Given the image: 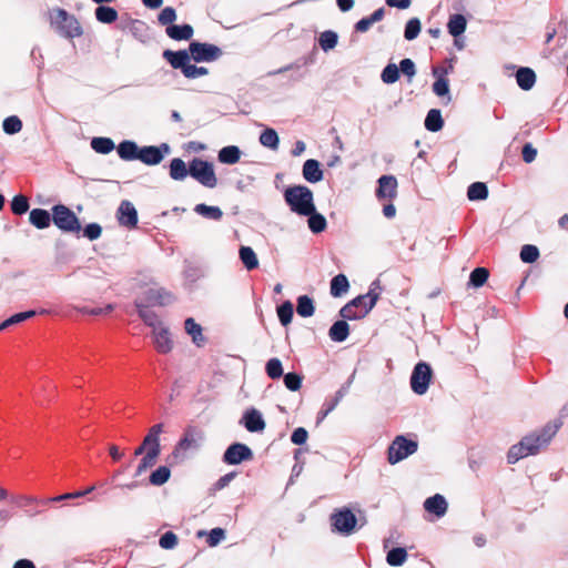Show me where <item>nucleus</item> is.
<instances>
[{"mask_svg": "<svg viewBox=\"0 0 568 568\" xmlns=\"http://www.w3.org/2000/svg\"><path fill=\"white\" fill-rule=\"evenodd\" d=\"M124 313L129 317V324H134V317H136L138 320L142 318V303L135 301L132 305H126L124 307Z\"/></svg>", "mask_w": 568, "mask_h": 568, "instance_id": "nucleus-60", "label": "nucleus"}, {"mask_svg": "<svg viewBox=\"0 0 568 568\" xmlns=\"http://www.w3.org/2000/svg\"><path fill=\"white\" fill-rule=\"evenodd\" d=\"M560 426L561 423L559 420H555L547 424L539 434L525 436L520 443L510 447L507 455L508 463L515 464L521 458L537 454L540 448L548 445Z\"/></svg>", "mask_w": 568, "mask_h": 568, "instance_id": "nucleus-1", "label": "nucleus"}, {"mask_svg": "<svg viewBox=\"0 0 568 568\" xmlns=\"http://www.w3.org/2000/svg\"><path fill=\"white\" fill-rule=\"evenodd\" d=\"M52 221L57 227L67 233H79L81 224L74 212L63 204L52 207Z\"/></svg>", "mask_w": 568, "mask_h": 568, "instance_id": "nucleus-8", "label": "nucleus"}, {"mask_svg": "<svg viewBox=\"0 0 568 568\" xmlns=\"http://www.w3.org/2000/svg\"><path fill=\"white\" fill-rule=\"evenodd\" d=\"M187 175H190V165L186 166L180 158L172 159L170 162V178L174 181H183Z\"/></svg>", "mask_w": 568, "mask_h": 568, "instance_id": "nucleus-31", "label": "nucleus"}, {"mask_svg": "<svg viewBox=\"0 0 568 568\" xmlns=\"http://www.w3.org/2000/svg\"><path fill=\"white\" fill-rule=\"evenodd\" d=\"M420 32V21L417 18H412L407 21L404 37L406 40L412 41L418 37Z\"/></svg>", "mask_w": 568, "mask_h": 568, "instance_id": "nucleus-55", "label": "nucleus"}, {"mask_svg": "<svg viewBox=\"0 0 568 568\" xmlns=\"http://www.w3.org/2000/svg\"><path fill=\"white\" fill-rule=\"evenodd\" d=\"M239 254L241 262L243 263L247 271L255 270L258 266L257 255L252 247L241 246Z\"/></svg>", "mask_w": 568, "mask_h": 568, "instance_id": "nucleus-35", "label": "nucleus"}, {"mask_svg": "<svg viewBox=\"0 0 568 568\" xmlns=\"http://www.w3.org/2000/svg\"><path fill=\"white\" fill-rule=\"evenodd\" d=\"M51 22L65 38H79L83 33L80 22L64 9L54 10L51 14Z\"/></svg>", "mask_w": 568, "mask_h": 568, "instance_id": "nucleus-6", "label": "nucleus"}, {"mask_svg": "<svg viewBox=\"0 0 568 568\" xmlns=\"http://www.w3.org/2000/svg\"><path fill=\"white\" fill-rule=\"evenodd\" d=\"M277 316L282 325L286 326L291 323L293 317V305L291 302H284L277 308Z\"/></svg>", "mask_w": 568, "mask_h": 568, "instance_id": "nucleus-57", "label": "nucleus"}, {"mask_svg": "<svg viewBox=\"0 0 568 568\" xmlns=\"http://www.w3.org/2000/svg\"><path fill=\"white\" fill-rule=\"evenodd\" d=\"M173 302V295L156 283L144 284V307L146 306H164Z\"/></svg>", "mask_w": 568, "mask_h": 568, "instance_id": "nucleus-13", "label": "nucleus"}, {"mask_svg": "<svg viewBox=\"0 0 568 568\" xmlns=\"http://www.w3.org/2000/svg\"><path fill=\"white\" fill-rule=\"evenodd\" d=\"M209 70L204 67H196L194 64L187 63L185 69L183 70V75L187 79H196L203 75H206Z\"/></svg>", "mask_w": 568, "mask_h": 568, "instance_id": "nucleus-61", "label": "nucleus"}, {"mask_svg": "<svg viewBox=\"0 0 568 568\" xmlns=\"http://www.w3.org/2000/svg\"><path fill=\"white\" fill-rule=\"evenodd\" d=\"M424 508L427 513L442 518L447 513L448 505L444 496L436 494L424 501Z\"/></svg>", "mask_w": 568, "mask_h": 568, "instance_id": "nucleus-24", "label": "nucleus"}, {"mask_svg": "<svg viewBox=\"0 0 568 568\" xmlns=\"http://www.w3.org/2000/svg\"><path fill=\"white\" fill-rule=\"evenodd\" d=\"M165 32L169 38L176 40V41H182V40H190L193 37L194 31H193V28L191 24L185 23L182 26H178V24L168 26L165 29Z\"/></svg>", "mask_w": 568, "mask_h": 568, "instance_id": "nucleus-29", "label": "nucleus"}, {"mask_svg": "<svg viewBox=\"0 0 568 568\" xmlns=\"http://www.w3.org/2000/svg\"><path fill=\"white\" fill-rule=\"evenodd\" d=\"M12 503H14L18 507L24 509L27 513H30L31 516L38 515L40 511H30L31 508L36 504H42V500L29 495H17L12 496Z\"/></svg>", "mask_w": 568, "mask_h": 568, "instance_id": "nucleus-41", "label": "nucleus"}, {"mask_svg": "<svg viewBox=\"0 0 568 568\" xmlns=\"http://www.w3.org/2000/svg\"><path fill=\"white\" fill-rule=\"evenodd\" d=\"M332 525L342 534L349 535L356 525V517L349 509H343L332 515Z\"/></svg>", "mask_w": 568, "mask_h": 568, "instance_id": "nucleus-16", "label": "nucleus"}, {"mask_svg": "<svg viewBox=\"0 0 568 568\" xmlns=\"http://www.w3.org/2000/svg\"><path fill=\"white\" fill-rule=\"evenodd\" d=\"M51 215L43 209H33L30 212V223L37 229H45L50 225Z\"/></svg>", "mask_w": 568, "mask_h": 568, "instance_id": "nucleus-38", "label": "nucleus"}, {"mask_svg": "<svg viewBox=\"0 0 568 568\" xmlns=\"http://www.w3.org/2000/svg\"><path fill=\"white\" fill-rule=\"evenodd\" d=\"M119 223L126 227H134L138 223V212L133 204L129 201H123L118 210Z\"/></svg>", "mask_w": 568, "mask_h": 568, "instance_id": "nucleus-20", "label": "nucleus"}, {"mask_svg": "<svg viewBox=\"0 0 568 568\" xmlns=\"http://www.w3.org/2000/svg\"><path fill=\"white\" fill-rule=\"evenodd\" d=\"M296 312L302 317H310L314 314V302L307 295H302L297 298Z\"/></svg>", "mask_w": 568, "mask_h": 568, "instance_id": "nucleus-46", "label": "nucleus"}, {"mask_svg": "<svg viewBox=\"0 0 568 568\" xmlns=\"http://www.w3.org/2000/svg\"><path fill=\"white\" fill-rule=\"evenodd\" d=\"M95 18L101 23L110 24L118 19V12L115 9L106 6H99L95 9Z\"/></svg>", "mask_w": 568, "mask_h": 568, "instance_id": "nucleus-45", "label": "nucleus"}, {"mask_svg": "<svg viewBox=\"0 0 568 568\" xmlns=\"http://www.w3.org/2000/svg\"><path fill=\"white\" fill-rule=\"evenodd\" d=\"M443 125L444 121L440 111L437 109L429 110L425 119V128L430 132H437Z\"/></svg>", "mask_w": 568, "mask_h": 568, "instance_id": "nucleus-42", "label": "nucleus"}, {"mask_svg": "<svg viewBox=\"0 0 568 568\" xmlns=\"http://www.w3.org/2000/svg\"><path fill=\"white\" fill-rule=\"evenodd\" d=\"M539 257V251L537 246L526 244L520 250V258L525 263H534Z\"/></svg>", "mask_w": 568, "mask_h": 568, "instance_id": "nucleus-58", "label": "nucleus"}, {"mask_svg": "<svg viewBox=\"0 0 568 568\" xmlns=\"http://www.w3.org/2000/svg\"><path fill=\"white\" fill-rule=\"evenodd\" d=\"M142 474V460L133 466L132 462L116 469L111 475L113 488L122 491L133 490L140 487L139 476Z\"/></svg>", "mask_w": 568, "mask_h": 568, "instance_id": "nucleus-5", "label": "nucleus"}, {"mask_svg": "<svg viewBox=\"0 0 568 568\" xmlns=\"http://www.w3.org/2000/svg\"><path fill=\"white\" fill-rule=\"evenodd\" d=\"M176 19V12L172 7L164 8L158 17V21L162 26H171L172 22Z\"/></svg>", "mask_w": 568, "mask_h": 568, "instance_id": "nucleus-62", "label": "nucleus"}, {"mask_svg": "<svg viewBox=\"0 0 568 568\" xmlns=\"http://www.w3.org/2000/svg\"><path fill=\"white\" fill-rule=\"evenodd\" d=\"M353 378L354 374L344 385L339 387V389L333 396L325 399L323 407H326V413L333 412L339 402L344 398V396L348 393L351 384L353 383Z\"/></svg>", "mask_w": 568, "mask_h": 568, "instance_id": "nucleus-30", "label": "nucleus"}, {"mask_svg": "<svg viewBox=\"0 0 568 568\" xmlns=\"http://www.w3.org/2000/svg\"><path fill=\"white\" fill-rule=\"evenodd\" d=\"M349 283L344 274L334 276L331 281V294L334 297H339L348 291Z\"/></svg>", "mask_w": 568, "mask_h": 568, "instance_id": "nucleus-40", "label": "nucleus"}, {"mask_svg": "<svg viewBox=\"0 0 568 568\" xmlns=\"http://www.w3.org/2000/svg\"><path fill=\"white\" fill-rule=\"evenodd\" d=\"M305 216H307V225H308V229L315 233V234H318L323 231H325L326 226H327V222H326V219L324 217V215H322L321 213H318L316 211V206L314 207V212L311 213V214H306Z\"/></svg>", "mask_w": 568, "mask_h": 568, "instance_id": "nucleus-39", "label": "nucleus"}, {"mask_svg": "<svg viewBox=\"0 0 568 568\" xmlns=\"http://www.w3.org/2000/svg\"><path fill=\"white\" fill-rule=\"evenodd\" d=\"M348 335H349V326L346 321L335 322L328 331V336L333 342L342 343V342L346 341Z\"/></svg>", "mask_w": 568, "mask_h": 568, "instance_id": "nucleus-32", "label": "nucleus"}, {"mask_svg": "<svg viewBox=\"0 0 568 568\" xmlns=\"http://www.w3.org/2000/svg\"><path fill=\"white\" fill-rule=\"evenodd\" d=\"M101 233L102 227L98 223L88 224L83 230V235L90 241L99 239Z\"/></svg>", "mask_w": 568, "mask_h": 568, "instance_id": "nucleus-64", "label": "nucleus"}, {"mask_svg": "<svg viewBox=\"0 0 568 568\" xmlns=\"http://www.w3.org/2000/svg\"><path fill=\"white\" fill-rule=\"evenodd\" d=\"M253 457V453L248 446L241 443L232 444L227 447L223 455V462L229 465H237L244 460H250Z\"/></svg>", "mask_w": 568, "mask_h": 568, "instance_id": "nucleus-14", "label": "nucleus"}, {"mask_svg": "<svg viewBox=\"0 0 568 568\" xmlns=\"http://www.w3.org/2000/svg\"><path fill=\"white\" fill-rule=\"evenodd\" d=\"M303 178L310 183H317L323 180V171L320 162L314 159H308L304 162L302 169Z\"/></svg>", "mask_w": 568, "mask_h": 568, "instance_id": "nucleus-25", "label": "nucleus"}, {"mask_svg": "<svg viewBox=\"0 0 568 568\" xmlns=\"http://www.w3.org/2000/svg\"><path fill=\"white\" fill-rule=\"evenodd\" d=\"M189 52L195 62H212L222 57V50L217 45L197 41L190 43Z\"/></svg>", "mask_w": 568, "mask_h": 568, "instance_id": "nucleus-10", "label": "nucleus"}, {"mask_svg": "<svg viewBox=\"0 0 568 568\" xmlns=\"http://www.w3.org/2000/svg\"><path fill=\"white\" fill-rule=\"evenodd\" d=\"M489 277V272L485 267H476L469 276V285L474 287L483 286Z\"/></svg>", "mask_w": 568, "mask_h": 568, "instance_id": "nucleus-51", "label": "nucleus"}, {"mask_svg": "<svg viewBox=\"0 0 568 568\" xmlns=\"http://www.w3.org/2000/svg\"><path fill=\"white\" fill-rule=\"evenodd\" d=\"M418 444L407 439L405 436H396L388 447L387 460L395 465L417 452Z\"/></svg>", "mask_w": 568, "mask_h": 568, "instance_id": "nucleus-9", "label": "nucleus"}, {"mask_svg": "<svg viewBox=\"0 0 568 568\" xmlns=\"http://www.w3.org/2000/svg\"><path fill=\"white\" fill-rule=\"evenodd\" d=\"M91 148L100 154H108L110 153L114 148V142L110 138H93L91 140Z\"/></svg>", "mask_w": 568, "mask_h": 568, "instance_id": "nucleus-47", "label": "nucleus"}, {"mask_svg": "<svg viewBox=\"0 0 568 568\" xmlns=\"http://www.w3.org/2000/svg\"><path fill=\"white\" fill-rule=\"evenodd\" d=\"M377 300L378 293L371 288L367 294L359 295L345 304L339 310V316L349 321L361 320L371 312Z\"/></svg>", "mask_w": 568, "mask_h": 568, "instance_id": "nucleus-4", "label": "nucleus"}, {"mask_svg": "<svg viewBox=\"0 0 568 568\" xmlns=\"http://www.w3.org/2000/svg\"><path fill=\"white\" fill-rule=\"evenodd\" d=\"M200 442L201 436L195 430L189 429L178 443L174 454L179 456L187 450H195L200 447Z\"/></svg>", "mask_w": 568, "mask_h": 568, "instance_id": "nucleus-22", "label": "nucleus"}, {"mask_svg": "<svg viewBox=\"0 0 568 568\" xmlns=\"http://www.w3.org/2000/svg\"><path fill=\"white\" fill-rule=\"evenodd\" d=\"M185 332L192 337V341L197 346H201L204 343V336L202 334V327L199 325L194 318L189 317L184 322Z\"/></svg>", "mask_w": 568, "mask_h": 568, "instance_id": "nucleus-37", "label": "nucleus"}, {"mask_svg": "<svg viewBox=\"0 0 568 568\" xmlns=\"http://www.w3.org/2000/svg\"><path fill=\"white\" fill-rule=\"evenodd\" d=\"M11 210L17 215H22L29 210V201L24 195H16L11 202Z\"/></svg>", "mask_w": 568, "mask_h": 568, "instance_id": "nucleus-59", "label": "nucleus"}, {"mask_svg": "<svg viewBox=\"0 0 568 568\" xmlns=\"http://www.w3.org/2000/svg\"><path fill=\"white\" fill-rule=\"evenodd\" d=\"M170 476V468L168 466H160L158 469L151 473L149 480L154 486H161L169 480Z\"/></svg>", "mask_w": 568, "mask_h": 568, "instance_id": "nucleus-49", "label": "nucleus"}, {"mask_svg": "<svg viewBox=\"0 0 568 568\" xmlns=\"http://www.w3.org/2000/svg\"><path fill=\"white\" fill-rule=\"evenodd\" d=\"M190 175L205 187L214 189L217 185L213 164L200 158L190 162Z\"/></svg>", "mask_w": 568, "mask_h": 568, "instance_id": "nucleus-7", "label": "nucleus"}, {"mask_svg": "<svg viewBox=\"0 0 568 568\" xmlns=\"http://www.w3.org/2000/svg\"><path fill=\"white\" fill-rule=\"evenodd\" d=\"M432 378V368L425 362H419L413 369L410 376V387L417 395H424L429 386Z\"/></svg>", "mask_w": 568, "mask_h": 568, "instance_id": "nucleus-11", "label": "nucleus"}, {"mask_svg": "<svg viewBox=\"0 0 568 568\" xmlns=\"http://www.w3.org/2000/svg\"><path fill=\"white\" fill-rule=\"evenodd\" d=\"M2 129L7 134H16L22 130V121L17 115H11L4 119Z\"/></svg>", "mask_w": 568, "mask_h": 568, "instance_id": "nucleus-54", "label": "nucleus"}, {"mask_svg": "<svg viewBox=\"0 0 568 568\" xmlns=\"http://www.w3.org/2000/svg\"><path fill=\"white\" fill-rule=\"evenodd\" d=\"M171 153V146L168 143H161L158 146H144V164L156 165Z\"/></svg>", "mask_w": 568, "mask_h": 568, "instance_id": "nucleus-18", "label": "nucleus"}, {"mask_svg": "<svg viewBox=\"0 0 568 568\" xmlns=\"http://www.w3.org/2000/svg\"><path fill=\"white\" fill-rule=\"evenodd\" d=\"M37 314H40V315L49 314V311L45 308H42L38 312L31 310V311H27V312L17 313V314L10 316L9 318H7L6 321H3L2 323H0V331H4L12 325L20 324V323L33 317Z\"/></svg>", "mask_w": 568, "mask_h": 568, "instance_id": "nucleus-26", "label": "nucleus"}, {"mask_svg": "<svg viewBox=\"0 0 568 568\" xmlns=\"http://www.w3.org/2000/svg\"><path fill=\"white\" fill-rule=\"evenodd\" d=\"M284 201L291 212L302 216L314 212L313 191L306 185L287 186L283 193Z\"/></svg>", "mask_w": 568, "mask_h": 568, "instance_id": "nucleus-3", "label": "nucleus"}, {"mask_svg": "<svg viewBox=\"0 0 568 568\" xmlns=\"http://www.w3.org/2000/svg\"><path fill=\"white\" fill-rule=\"evenodd\" d=\"M466 26V18L463 14L456 13L450 16L447 23V29L448 32L456 38L465 32Z\"/></svg>", "mask_w": 568, "mask_h": 568, "instance_id": "nucleus-36", "label": "nucleus"}, {"mask_svg": "<svg viewBox=\"0 0 568 568\" xmlns=\"http://www.w3.org/2000/svg\"><path fill=\"white\" fill-rule=\"evenodd\" d=\"M217 159L223 164H235L241 159V150L236 145H227L219 151Z\"/></svg>", "mask_w": 568, "mask_h": 568, "instance_id": "nucleus-33", "label": "nucleus"}, {"mask_svg": "<svg viewBox=\"0 0 568 568\" xmlns=\"http://www.w3.org/2000/svg\"><path fill=\"white\" fill-rule=\"evenodd\" d=\"M194 212L207 220L220 221L223 217V212L219 206H211L204 203L196 204Z\"/></svg>", "mask_w": 568, "mask_h": 568, "instance_id": "nucleus-34", "label": "nucleus"}, {"mask_svg": "<svg viewBox=\"0 0 568 568\" xmlns=\"http://www.w3.org/2000/svg\"><path fill=\"white\" fill-rule=\"evenodd\" d=\"M488 196L487 185L483 182H474L468 186L467 197L470 201H483Z\"/></svg>", "mask_w": 568, "mask_h": 568, "instance_id": "nucleus-43", "label": "nucleus"}, {"mask_svg": "<svg viewBox=\"0 0 568 568\" xmlns=\"http://www.w3.org/2000/svg\"><path fill=\"white\" fill-rule=\"evenodd\" d=\"M452 71V64H449L447 68H433V75L436 78V81L433 83V92L437 97H447V102H450L452 97L449 94V82L446 75Z\"/></svg>", "mask_w": 568, "mask_h": 568, "instance_id": "nucleus-15", "label": "nucleus"}, {"mask_svg": "<svg viewBox=\"0 0 568 568\" xmlns=\"http://www.w3.org/2000/svg\"><path fill=\"white\" fill-rule=\"evenodd\" d=\"M260 143L268 148L271 150H277L280 144V139L274 129L267 128L261 134L258 139Z\"/></svg>", "mask_w": 568, "mask_h": 568, "instance_id": "nucleus-44", "label": "nucleus"}, {"mask_svg": "<svg viewBox=\"0 0 568 568\" xmlns=\"http://www.w3.org/2000/svg\"><path fill=\"white\" fill-rule=\"evenodd\" d=\"M516 82L521 90H530L536 83L535 71L527 67L519 68L516 72Z\"/></svg>", "mask_w": 568, "mask_h": 568, "instance_id": "nucleus-27", "label": "nucleus"}, {"mask_svg": "<svg viewBox=\"0 0 568 568\" xmlns=\"http://www.w3.org/2000/svg\"><path fill=\"white\" fill-rule=\"evenodd\" d=\"M163 58L173 69H180L182 72L191 60L189 50H164Z\"/></svg>", "mask_w": 568, "mask_h": 568, "instance_id": "nucleus-23", "label": "nucleus"}, {"mask_svg": "<svg viewBox=\"0 0 568 568\" xmlns=\"http://www.w3.org/2000/svg\"><path fill=\"white\" fill-rule=\"evenodd\" d=\"M285 387L291 392H297L302 387V375L297 373H287L283 375Z\"/></svg>", "mask_w": 568, "mask_h": 568, "instance_id": "nucleus-56", "label": "nucleus"}, {"mask_svg": "<svg viewBox=\"0 0 568 568\" xmlns=\"http://www.w3.org/2000/svg\"><path fill=\"white\" fill-rule=\"evenodd\" d=\"M243 424L245 428L251 433H260L265 428V422L262 414L255 409L250 408L243 415Z\"/></svg>", "mask_w": 568, "mask_h": 568, "instance_id": "nucleus-21", "label": "nucleus"}, {"mask_svg": "<svg viewBox=\"0 0 568 568\" xmlns=\"http://www.w3.org/2000/svg\"><path fill=\"white\" fill-rule=\"evenodd\" d=\"M153 342L161 353L170 352L173 345L170 332L162 324L153 327Z\"/></svg>", "mask_w": 568, "mask_h": 568, "instance_id": "nucleus-19", "label": "nucleus"}, {"mask_svg": "<svg viewBox=\"0 0 568 568\" xmlns=\"http://www.w3.org/2000/svg\"><path fill=\"white\" fill-rule=\"evenodd\" d=\"M376 196L378 200H393L397 195V180L394 175H382L378 179Z\"/></svg>", "mask_w": 568, "mask_h": 568, "instance_id": "nucleus-17", "label": "nucleus"}, {"mask_svg": "<svg viewBox=\"0 0 568 568\" xmlns=\"http://www.w3.org/2000/svg\"><path fill=\"white\" fill-rule=\"evenodd\" d=\"M163 549H173L178 545V536L173 531H166L159 540Z\"/></svg>", "mask_w": 568, "mask_h": 568, "instance_id": "nucleus-63", "label": "nucleus"}, {"mask_svg": "<svg viewBox=\"0 0 568 568\" xmlns=\"http://www.w3.org/2000/svg\"><path fill=\"white\" fill-rule=\"evenodd\" d=\"M407 559V551L405 548L397 547L388 551L386 561L389 566L398 567L402 566Z\"/></svg>", "mask_w": 568, "mask_h": 568, "instance_id": "nucleus-48", "label": "nucleus"}, {"mask_svg": "<svg viewBox=\"0 0 568 568\" xmlns=\"http://www.w3.org/2000/svg\"><path fill=\"white\" fill-rule=\"evenodd\" d=\"M337 40H338L337 33L328 30V31H324L323 33H321L318 43H320V47L322 48V50L327 52L336 47Z\"/></svg>", "mask_w": 568, "mask_h": 568, "instance_id": "nucleus-50", "label": "nucleus"}, {"mask_svg": "<svg viewBox=\"0 0 568 568\" xmlns=\"http://www.w3.org/2000/svg\"><path fill=\"white\" fill-rule=\"evenodd\" d=\"M162 432V424L154 425L149 434L144 436V468L154 463L160 454L159 435Z\"/></svg>", "mask_w": 568, "mask_h": 568, "instance_id": "nucleus-12", "label": "nucleus"}, {"mask_svg": "<svg viewBox=\"0 0 568 568\" xmlns=\"http://www.w3.org/2000/svg\"><path fill=\"white\" fill-rule=\"evenodd\" d=\"M118 154L122 160H142V149L134 142L123 141L118 146Z\"/></svg>", "mask_w": 568, "mask_h": 568, "instance_id": "nucleus-28", "label": "nucleus"}, {"mask_svg": "<svg viewBox=\"0 0 568 568\" xmlns=\"http://www.w3.org/2000/svg\"><path fill=\"white\" fill-rule=\"evenodd\" d=\"M265 372L271 379H277L283 376L282 362L273 357L266 362Z\"/></svg>", "mask_w": 568, "mask_h": 568, "instance_id": "nucleus-52", "label": "nucleus"}, {"mask_svg": "<svg viewBox=\"0 0 568 568\" xmlns=\"http://www.w3.org/2000/svg\"><path fill=\"white\" fill-rule=\"evenodd\" d=\"M381 79L386 84L395 83L399 79V69L395 63L387 64L382 71Z\"/></svg>", "mask_w": 568, "mask_h": 568, "instance_id": "nucleus-53", "label": "nucleus"}, {"mask_svg": "<svg viewBox=\"0 0 568 568\" xmlns=\"http://www.w3.org/2000/svg\"><path fill=\"white\" fill-rule=\"evenodd\" d=\"M560 426L561 423L559 420H555L547 424L539 434L525 436L520 443L510 447L507 455L508 463L515 464L521 458L537 454L540 448L548 445Z\"/></svg>", "mask_w": 568, "mask_h": 568, "instance_id": "nucleus-2", "label": "nucleus"}]
</instances>
